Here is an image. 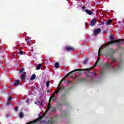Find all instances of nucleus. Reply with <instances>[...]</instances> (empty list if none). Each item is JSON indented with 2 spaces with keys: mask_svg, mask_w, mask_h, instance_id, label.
I'll return each mask as SVG.
<instances>
[{
  "mask_svg": "<svg viewBox=\"0 0 124 124\" xmlns=\"http://www.w3.org/2000/svg\"><path fill=\"white\" fill-rule=\"evenodd\" d=\"M41 124H53L55 123V120L51 119V120H49L48 121H46V120H43L41 121Z\"/></svg>",
  "mask_w": 124,
  "mask_h": 124,
  "instance_id": "nucleus-4",
  "label": "nucleus"
},
{
  "mask_svg": "<svg viewBox=\"0 0 124 124\" xmlns=\"http://www.w3.org/2000/svg\"><path fill=\"white\" fill-rule=\"evenodd\" d=\"M101 25H104V22H102Z\"/></svg>",
  "mask_w": 124,
  "mask_h": 124,
  "instance_id": "nucleus-39",
  "label": "nucleus"
},
{
  "mask_svg": "<svg viewBox=\"0 0 124 124\" xmlns=\"http://www.w3.org/2000/svg\"><path fill=\"white\" fill-rule=\"evenodd\" d=\"M100 52H101V48H99L98 50V57H100L101 54H100Z\"/></svg>",
  "mask_w": 124,
  "mask_h": 124,
  "instance_id": "nucleus-23",
  "label": "nucleus"
},
{
  "mask_svg": "<svg viewBox=\"0 0 124 124\" xmlns=\"http://www.w3.org/2000/svg\"><path fill=\"white\" fill-rule=\"evenodd\" d=\"M86 63H87V60L84 61L83 62L84 64H85Z\"/></svg>",
  "mask_w": 124,
  "mask_h": 124,
  "instance_id": "nucleus-33",
  "label": "nucleus"
},
{
  "mask_svg": "<svg viewBox=\"0 0 124 124\" xmlns=\"http://www.w3.org/2000/svg\"><path fill=\"white\" fill-rule=\"evenodd\" d=\"M106 67H107V68L110 67H111V64H109V63H107V64L106 65Z\"/></svg>",
  "mask_w": 124,
  "mask_h": 124,
  "instance_id": "nucleus-25",
  "label": "nucleus"
},
{
  "mask_svg": "<svg viewBox=\"0 0 124 124\" xmlns=\"http://www.w3.org/2000/svg\"><path fill=\"white\" fill-rule=\"evenodd\" d=\"M95 24H96V19H95V18H94L92 19L91 22L90 23V26L93 27V26H95Z\"/></svg>",
  "mask_w": 124,
  "mask_h": 124,
  "instance_id": "nucleus-8",
  "label": "nucleus"
},
{
  "mask_svg": "<svg viewBox=\"0 0 124 124\" xmlns=\"http://www.w3.org/2000/svg\"><path fill=\"white\" fill-rule=\"evenodd\" d=\"M64 90V86H62L61 88H57L54 93H56L57 94H60L61 93H62V91Z\"/></svg>",
  "mask_w": 124,
  "mask_h": 124,
  "instance_id": "nucleus-5",
  "label": "nucleus"
},
{
  "mask_svg": "<svg viewBox=\"0 0 124 124\" xmlns=\"http://www.w3.org/2000/svg\"><path fill=\"white\" fill-rule=\"evenodd\" d=\"M35 78H36V76H35V74H33L30 80L31 81H33V80H34L35 79Z\"/></svg>",
  "mask_w": 124,
  "mask_h": 124,
  "instance_id": "nucleus-16",
  "label": "nucleus"
},
{
  "mask_svg": "<svg viewBox=\"0 0 124 124\" xmlns=\"http://www.w3.org/2000/svg\"><path fill=\"white\" fill-rule=\"evenodd\" d=\"M41 66H42V64L41 63L39 64L36 68V70H39L41 68Z\"/></svg>",
  "mask_w": 124,
  "mask_h": 124,
  "instance_id": "nucleus-17",
  "label": "nucleus"
},
{
  "mask_svg": "<svg viewBox=\"0 0 124 124\" xmlns=\"http://www.w3.org/2000/svg\"><path fill=\"white\" fill-rule=\"evenodd\" d=\"M65 50L67 51H74V49L71 47L65 46Z\"/></svg>",
  "mask_w": 124,
  "mask_h": 124,
  "instance_id": "nucleus-12",
  "label": "nucleus"
},
{
  "mask_svg": "<svg viewBox=\"0 0 124 124\" xmlns=\"http://www.w3.org/2000/svg\"><path fill=\"white\" fill-rule=\"evenodd\" d=\"M96 64L97 63H95V64H94L93 68H86V69H90L89 70H82V71H88V73H91V71H90V70H91V69H93V68H95V67L96 66Z\"/></svg>",
  "mask_w": 124,
  "mask_h": 124,
  "instance_id": "nucleus-14",
  "label": "nucleus"
},
{
  "mask_svg": "<svg viewBox=\"0 0 124 124\" xmlns=\"http://www.w3.org/2000/svg\"><path fill=\"white\" fill-rule=\"evenodd\" d=\"M86 77H90V76L89 75V74H86Z\"/></svg>",
  "mask_w": 124,
  "mask_h": 124,
  "instance_id": "nucleus-37",
  "label": "nucleus"
},
{
  "mask_svg": "<svg viewBox=\"0 0 124 124\" xmlns=\"http://www.w3.org/2000/svg\"><path fill=\"white\" fill-rule=\"evenodd\" d=\"M62 82L61 81V80L60 82H59V84L62 85Z\"/></svg>",
  "mask_w": 124,
  "mask_h": 124,
  "instance_id": "nucleus-34",
  "label": "nucleus"
},
{
  "mask_svg": "<svg viewBox=\"0 0 124 124\" xmlns=\"http://www.w3.org/2000/svg\"><path fill=\"white\" fill-rule=\"evenodd\" d=\"M19 117L20 118H23L24 117V113L23 112H20L19 114Z\"/></svg>",
  "mask_w": 124,
  "mask_h": 124,
  "instance_id": "nucleus-22",
  "label": "nucleus"
},
{
  "mask_svg": "<svg viewBox=\"0 0 124 124\" xmlns=\"http://www.w3.org/2000/svg\"><path fill=\"white\" fill-rule=\"evenodd\" d=\"M7 104H9V102H8V103H7Z\"/></svg>",
  "mask_w": 124,
  "mask_h": 124,
  "instance_id": "nucleus-43",
  "label": "nucleus"
},
{
  "mask_svg": "<svg viewBox=\"0 0 124 124\" xmlns=\"http://www.w3.org/2000/svg\"><path fill=\"white\" fill-rule=\"evenodd\" d=\"M124 41V39H118L113 41H111L108 42V43H106L103 45L105 47H107L108 46V45H112L113 44H115L116 43V46H118V49H121L122 48V46H121V44L123 43L122 42Z\"/></svg>",
  "mask_w": 124,
  "mask_h": 124,
  "instance_id": "nucleus-1",
  "label": "nucleus"
},
{
  "mask_svg": "<svg viewBox=\"0 0 124 124\" xmlns=\"http://www.w3.org/2000/svg\"><path fill=\"white\" fill-rule=\"evenodd\" d=\"M20 55H23L24 53L23 52V51H19Z\"/></svg>",
  "mask_w": 124,
  "mask_h": 124,
  "instance_id": "nucleus-29",
  "label": "nucleus"
},
{
  "mask_svg": "<svg viewBox=\"0 0 124 124\" xmlns=\"http://www.w3.org/2000/svg\"><path fill=\"white\" fill-rule=\"evenodd\" d=\"M110 39L111 40V41H113L114 40H116L114 39V35H111L110 36Z\"/></svg>",
  "mask_w": 124,
  "mask_h": 124,
  "instance_id": "nucleus-19",
  "label": "nucleus"
},
{
  "mask_svg": "<svg viewBox=\"0 0 124 124\" xmlns=\"http://www.w3.org/2000/svg\"><path fill=\"white\" fill-rule=\"evenodd\" d=\"M85 8V6L82 7V9H84Z\"/></svg>",
  "mask_w": 124,
  "mask_h": 124,
  "instance_id": "nucleus-41",
  "label": "nucleus"
},
{
  "mask_svg": "<svg viewBox=\"0 0 124 124\" xmlns=\"http://www.w3.org/2000/svg\"><path fill=\"white\" fill-rule=\"evenodd\" d=\"M57 88H61V84H59Z\"/></svg>",
  "mask_w": 124,
  "mask_h": 124,
  "instance_id": "nucleus-36",
  "label": "nucleus"
},
{
  "mask_svg": "<svg viewBox=\"0 0 124 124\" xmlns=\"http://www.w3.org/2000/svg\"><path fill=\"white\" fill-rule=\"evenodd\" d=\"M66 96V94L65 93H63L62 94V96H61V97L62 98V97H65V96Z\"/></svg>",
  "mask_w": 124,
  "mask_h": 124,
  "instance_id": "nucleus-27",
  "label": "nucleus"
},
{
  "mask_svg": "<svg viewBox=\"0 0 124 124\" xmlns=\"http://www.w3.org/2000/svg\"><path fill=\"white\" fill-rule=\"evenodd\" d=\"M117 62V61L116 60V59H112V61L111 62L112 63H113V62Z\"/></svg>",
  "mask_w": 124,
  "mask_h": 124,
  "instance_id": "nucleus-28",
  "label": "nucleus"
},
{
  "mask_svg": "<svg viewBox=\"0 0 124 124\" xmlns=\"http://www.w3.org/2000/svg\"><path fill=\"white\" fill-rule=\"evenodd\" d=\"M94 74V75H95V76L97 75V74H96V72H93V73Z\"/></svg>",
  "mask_w": 124,
  "mask_h": 124,
  "instance_id": "nucleus-35",
  "label": "nucleus"
},
{
  "mask_svg": "<svg viewBox=\"0 0 124 124\" xmlns=\"http://www.w3.org/2000/svg\"><path fill=\"white\" fill-rule=\"evenodd\" d=\"M99 32H101V29H100V28L95 29L94 30L93 33H94V34L96 35V34H98V33H99Z\"/></svg>",
  "mask_w": 124,
  "mask_h": 124,
  "instance_id": "nucleus-9",
  "label": "nucleus"
},
{
  "mask_svg": "<svg viewBox=\"0 0 124 124\" xmlns=\"http://www.w3.org/2000/svg\"><path fill=\"white\" fill-rule=\"evenodd\" d=\"M104 32H106V33H107V32H108V31H104Z\"/></svg>",
  "mask_w": 124,
  "mask_h": 124,
  "instance_id": "nucleus-38",
  "label": "nucleus"
},
{
  "mask_svg": "<svg viewBox=\"0 0 124 124\" xmlns=\"http://www.w3.org/2000/svg\"><path fill=\"white\" fill-rule=\"evenodd\" d=\"M83 70H91V69H77L74 70L73 71L70 72L68 74H67L65 77H72V74H74V72L76 71H83Z\"/></svg>",
  "mask_w": 124,
  "mask_h": 124,
  "instance_id": "nucleus-2",
  "label": "nucleus"
},
{
  "mask_svg": "<svg viewBox=\"0 0 124 124\" xmlns=\"http://www.w3.org/2000/svg\"><path fill=\"white\" fill-rule=\"evenodd\" d=\"M57 105L59 106H62V104L61 102H58L57 103Z\"/></svg>",
  "mask_w": 124,
  "mask_h": 124,
  "instance_id": "nucleus-26",
  "label": "nucleus"
},
{
  "mask_svg": "<svg viewBox=\"0 0 124 124\" xmlns=\"http://www.w3.org/2000/svg\"><path fill=\"white\" fill-rule=\"evenodd\" d=\"M65 78H62L61 81L62 82H63V81H65Z\"/></svg>",
  "mask_w": 124,
  "mask_h": 124,
  "instance_id": "nucleus-32",
  "label": "nucleus"
},
{
  "mask_svg": "<svg viewBox=\"0 0 124 124\" xmlns=\"http://www.w3.org/2000/svg\"><path fill=\"white\" fill-rule=\"evenodd\" d=\"M26 76H27V73L26 72H23L21 74L20 80H22V81H24V80H25Z\"/></svg>",
  "mask_w": 124,
  "mask_h": 124,
  "instance_id": "nucleus-6",
  "label": "nucleus"
},
{
  "mask_svg": "<svg viewBox=\"0 0 124 124\" xmlns=\"http://www.w3.org/2000/svg\"><path fill=\"white\" fill-rule=\"evenodd\" d=\"M56 99H57V97H56V96H55V95L53 94L52 96H51L49 100V105L48 106L47 109V111H48V110H49L50 109V108H51L52 107H51V106H50V103H51V100H52V101H55L56 100Z\"/></svg>",
  "mask_w": 124,
  "mask_h": 124,
  "instance_id": "nucleus-3",
  "label": "nucleus"
},
{
  "mask_svg": "<svg viewBox=\"0 0 124 124\" xmlns=\"http://www.w3.org/2000/svg\"><path fill=\"white\" fill-rule=\"evenodd\" d=\"M84 11H85L86 13L88 14V15H93V12L91 10L86 9Z\"/></svg>",
  "mask_w": 124,
  "mask_h": 124,
  "instance_id": "nucleus-15",
  "label": "nucleus"
},
{
  "mask_svg": "<svg viewBox=\"0 0 124 124\" xmlns=\"http://www.w3.org/2000/svg\"><path fill=\"white\" fill-rule=\"evenodd\" d=\"M37 102H35V104H37Z\"/></svg>",
  "mask_w": 124,
  "mask_h": 124,
  "instance_id": "nucleus-42",
  "label": "nucleus"
},
{
  "mask_svg": "<svg viewBox=\"0 0 124 124\" xmlns=\"http://www.w3.org/2000/svg\"><path fill=\"white\" fill-rule=\"evenodd\" d=\"M110 67L113 68V67H114V66H113V65H110Z\"/></svg>",
  "mask_w": 124,
  "mask_h": 124,
  "instance_id": "nucleus-40",
  "label": "nucleus"
},
{
  "mask_svg": "<svg viewBox=\"0 0 124 124\" xmlns=\"http://www.w3.org/2000/svg\"><path fill=\"white\" fill-rule=\"evenodd\" d=\"M24 70H25V68H20V69L19 70V73H22L24 72Z\"/></svg>",
  "mask_w": 124,
  "mask_h": 124,
  "instance_id": "nucleus-20",
  "label": "nucleus"
},
{
  "mask_svg": "<svg viewBox=\"0 0 124 124\" xmlns=\"http://www.w3.org/2000/svg\"><path fill=\"white\" fill-rule=\"evenodd\" d=\"M20 84H21V82L19 80H15V87H18V86H19V85H20Z\"/></svg>",
  "mask_w": 124,
  "mask_h": 124,
  "instance_id": "nucleus-10",
  "label": "nucleus"
},
{
  "mask_svg": "<svg viewBox=\"0 0 124 124\" xmlns=\"http://www.w3.org/2000/svg\"><path fill=\"white\" fill-rule=\"evenodd\" d=\"M18 107H16V108H15V111H18Z\"/></svg>",
  "mask_w": 124,
  "mask_h": 124,
  "instance_id": "nucleus-30",
  "label": "nucleus"
},
{
  "mask_svg": "<svg viewBox=\"0 0 124 124\" xmlns=\"http://www.w3.org/2000/svg\"><path fill=\"white\" fill-rule=\"evenodd\" d=\"M61 116L63 118H65L67 116V111L65 110H62L61 111Z\"/></svg>",
  "mask_w": 124,
  "mask_h": 124,
  "instance_id": "nucleus-7",
  "label": "nucleus"
},
{
  "mask_svg": "<svg viewBox=\"0 0 124 124\" xmlns=\"http://www.w3.org/2000/svg\"><path fill=\"white\" fill-rule=\"evenodd\" d=\"M110 59H111V60H114V59H115V57H114V56H111L110 57Z\"/></svg>",
  "mask_w": 124,
  "mask_h": 124,
  "instance_id": "nucleus-31",
  "label": "nucleus"
},
{
  "mask_svg": "<svg viewBox=\"0 0 124 124\" xmlns=\"http://www.w3.org/2000/svg\"><path fill=\"white\" fill-rule=\"evenodd\" d=\"M8 101H9V102L10 101H12V97H11V96H9L8 99Z\"/></svg>",
  "mask_w": 124,
  "mask_h": 124,
  "instance_id": "nucleus-24",
  "label": "nucleus"
},
{
  "mask_svg": "<svg viewBox=\"0 0 124 124\" xmlns=\"http://www.w3.org/2000/svg\"><path fill=\"white\" fill-rule=\"evenodd\" d=\"M49 86H50V81H47L46 83V86L48 88Z\"/></svg>",
  "mask_w": 124,
  "mask_h": 124,
  "instance_id": "nucleus-21",
  "label": "nucleus"
},
{
  "mask_svg": "<svg viewBox=\"0 0 124 124\" xmlns=\"http://www.w3.org/2000/svg\"><path fill=\"white\" fill-rule=\"evenodd\" d=\"M55 67H56V68H59V67H60V65H59V62H57L56 63H55Z\"/></svg>",
  "mask_w": 124,
  "mask_h": 124,
  "instance_id": "nucleus-18",
  "label": "nucleus"
},
{
  "mask_svg": "<svg viewBox=\"0 0 124 124\" xmlns=\"http://www.w3.org/2000/svg\"><path fill=\"white\" fill-rule=\"evenodd\" d=\"M112 24V19H109L105 22V26H108V25H111Z\"/></svg>",
  "mask_w": 124,
  "mask_h": 124,
  "instance_id": "nucleus-13",
  "label": "nucleus"
},
{
  "mask_svg": "<svg viewBox=\"0 0 124 124\" xmlns=\"http://www.w3.org/2000/svg\"><path fill=\"white\" fill-rule=\"evenodd\" d=\"M109 51L111 54H115L118 51V49H114L112 48H110Z\"/></svg>",
  "mask_w": 124,
  "mask_h": 124,
  "instance_id": "nucleus-11",
  "label": "nucleus"
}]
</instances>
